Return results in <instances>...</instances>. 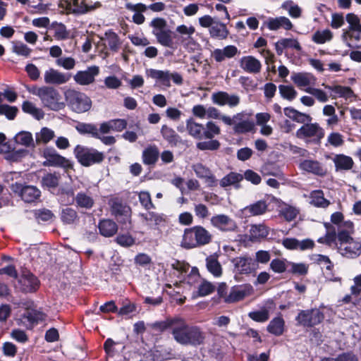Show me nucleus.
Segmentation results:
<instances>
[{
  "label": "nucleus",
  "mask_w": 361,
  "mask_h": 361,
  "mask_svg": "<svg viewBox=\"0 0 361 361\" xmlns=\"http://www.w3.org/2000/svg\"><path fill=\"white\" fill-rule=\"evenodd\" d=\"M39 281L32 273L24 270V293L35 292L39 287Z\"/></svg>",
  "instance_id": "37"
},
{
  "label": "nucleus",
  "mask_w": 361,
  "mask_h": 361,
  "mask_svg": "<svg viewBox=\"0 0 361 361\" xmlns=\"http://www.w3.org/2000/svg\"><path fill=\"white\" fill-rule=\"evenodd\" d=\"M206 267L209 273L215 277H220L223 273V269L216 255H212L206 258Z\"/></svg>",
  "instance_id": "36"
},
{
  "label": "nucleus",
  "mask_w": 361,
  "mask_h": 361,
  "mask_svg": "<svg viewBox=\"0 0 361 361\" xmlns=\"http://www.w3.org/2000/svg\"><path fill=\"white\" fill-rule=\"evenodd\" d=\"M264 25L270 30H277L280 28H283L286 30H290L293 26L291 21L285 16L269 18L266 22H264Z\"/></svg>",
  "instance_id": "23"
},
{
  "label": "nucleus",
  "mask_w": 361,
  "mask_h": 361,
  "mask_svg": "<svg viewBox=\"0 0 361 361\" xmlns=\"http://www.w3.org/2000/svg\"><path fill=\"white\" fill-rule=\"evenodd\" d=\"M291 80L298 87L302 89L303 87L307 88L309 86L314 85L316 78L312 73L302 72L293 73L291 75Z\"/></svg>",
  "instance_id": "21"
},
{
  "label": "nucleus",
  "mask_w": 361,
  "mask_h": 361,
  "mask_svg": "<svg viewBox=\"0 0 361 361\" xmlns=\"http://www.w3.org/2000/svg\"><path fill=\"white\" fill-rule=\"evenodd\" d=\"M181 246L186 249L200 247L197 238L195 235L194 227L185 229L181 241Z\"/></svg>",
  "instance_id": "35"
},
{
  "label": "nucleus",
  "mask_w": 361,
  "mask_h": 361,
  "mask_svg": "<svg viewBox=\"0 0 361 361\" xmlns=\"http://www.w3.org/2000/svg\"><path fill=\"white\" fill-rule=\"evenodd\" d=\"M209 33L212 37L225 39L228 35V31L224 24L214 23L209 28Z\"/></svg>",
  "instance_id": "49"
},
{
  "label": "nucleus",
  "mask_w": 361,
  "mask_h": 361,
  "mask_svg": "<svg viewBox=\"0 0 361 361\" xmlns=\"http://www.w3.org/2000/svg\"><path fill=\"white\" fill-rule=\"evenodd\" d=\"M296 136L298 138L314 137L319 140L324 136V132L317 123H306L297 130Z\"/></svg>",
  "instance_id": "15"
},
{
  "label": "nucleus",
  "mask_w": 361,
  "mask_h": 361,
  "mask_svg": "<svg viewBox=\"0 0 361 361\" xmlns=\"http://www.w3.org/2000/svg\"><path fill=\"white\" fill-rule=\"evenodd\" d=\"M0 153L5 154V159L11 162L20 161L23 158V131L8 142L6 135L0 133Z\"/></svg>",
  "instance_id": "3"
},
{
  "label": "nucleus",
  "mask_w": 361,
  "mask_h": 361,
  "mask_svg": "<svg viewBox=\"0 0 361 361\" xmlns=\"http://www.w3.org/2000/svg\"><path fill=\"white\" fill-rule=\"evenodd\" d=\"M99 230L103 236L111 237L117 232L118 226L110 219H103L99 224Z\"/></svg>",
  "instance_id": "39"
},
{
  "label": "nucleus",
  "mask_w": 361,
  "mask_h": 361,
  "mask_svg": "<svg viewBox=\"0 0 361 361\" xmlns=\"http://www.w3.org/2000/svg\"><path fill=\"white\" fill-rule=\"evenodd\" d=\"M55 63L58 66L67 71L73 70L76 64L75 59L71 56L59 58L56 60Z\"/></svg>",
  "instance_id": "64"
},
{
  "label": "nucleus",
  "mask_w": 361,
  "mask_h": 361,
  "mask_svg": "<svg viewBox=\"0 0 361 361\" xmlns=\"http://www.w3.org/2000/svg\"><path fill=\"white\" fill-rule=\"evenodd\" d=\"M101 40L104 41L105 44H107L110 50L113 51H117L120 48V39L117 34L111 30L106 31L104 35L101 37Z\"/></svg>",
  "instance_id": "40"
},
{
  "label": "nucleus",
  "mask_w": 361,
  "mask_h": 361,
  "mask_svg": "<svg viewBox=\"0 0 361 361\" xmlns=\"http://www.w3.org/2000/svg\"><path fill=\"white\" fill-rule=\"evenodd\" d=\"M40 100L45 108L51 111H60L66 106L59 92L50 86H44Z\"/></svg>",
  "instance_id": "7"
},
{
  "label": "nucleus",
  "mask_w": 361,
  "mask_h": 361,
  "mask_svg": "<svg viewBox=\"0 0 361 361\" xmlns=\"http://www.w3.org/2000/svg\"><path fill=\"white\" fill-rule=\"evenodd\" d=\"M75 129L80 134H89L94 138L98 137V129L97 126L92 123H78L75 126Z\"/></svg>",
  "instance_id": "50"
},
{
  "label": "nucleus",
  "mask_w": 361,
  "mask_h": 361,
  "mask_svg": "<svg viewBox=\"0 0 361 361\" xmlns=\"http://www.w3.org/2000/svg\"><path fill=\"white\" fill-rule=\"evenodd\" d=\"M41 196L40 190L33 185H24V202H33Z\"/></svg>",
  "instance_id": "51"
},
{
  "label": "nucleus",
  "mask_w": 361,
  "mask_h": 361,
  "mask_svg": "<svg viewBox=\"0 0 361 361\" xmlns=\"http://www.w3.org/2000/svg\"><path fill=\"white\" fill-rule=\"evenodd\" d=\"M349 37L348 46L353 48H361V32L350 31L343 32V37Z\"/></svg>",
  "instance_id": "54"
},
{
  "label": "nucleus",
  "mask_w": 361,
  "mask_h": 361,
  "mask_svg": "<svg viewBox=\"0 0 361 361\" xmlns=\"http://www.w3.org/2000/svg\"><path fill=\"white\" fill-rule=\"evenodd\" d=\"M281 8L286 10L288 15L293 18H298L301 16L302 10L292 1H286L281 5Z\"/></svg>",
  "instance_id": "61"
},
{
  "label": "nucleus",
  "mask_w": 361,
  "mask_h": 361,
  "mask_svg": "<svg viewBox=\"0 0 361 361\" xmlns=\"http://www.w3.org/2000/svg\"><path fill=\"white\" fill-rule=\"evenodd\" d=\"M104 350L109 357H113L116 354L121 352L125 346L118 342H115L111 338H107L104 344Z\"/></svg>",
  "instance_id": "43"
},
{
  "label": "nucleus",
  "mask_w": 361,
  "mask_h": 361,
  "mask_svg": "<svg viewBox=\"0 0 361 361\" xmlns=\"http://www.w3.org/2000/svg\"><path fill=\"white\" fill-rule=\"evenodd\" d=\"M333 34L331 30L326 29L317 30L312 37V40L317 44H324L331 40Z\"/></svg>",
  "instance_id": "53"
},
{
  "label": "nucleus",
  "mask_w": 361,
  "mask_h": 361,
  "mask_svg": "<svg viewBox=\"0 0 361 361\" xmlns=\"http://www.w3.org/2000/svg\"><path fill=\"white\" fill-rule=\"evenodd\" d=\"M289 262L285 259H274L270 263V269L276 274L284 273L288 267Z\"/></svg>",
  "instance_id": "58"
},
{
  "label": "nucleus",
  "mask_w": 361,
  "mask_h": 361,
  "mask_svg": "<svg viewBox=\"0 0 361 361\" xmlns=\"http://www.w3.org/2000/svg\"><path fill=\"white\" fill-rule=\"evenodd\" d=\"M74 154L78 162L84 166L99 164L104 159L103 152L80 145L75 147Z\"/></svg>",
  "instance_id": "5"
},
{
  "label": "nucleus",
  "mask_w": 361,
  "mask_h": 361,
  "mask_svg": "<svg viewBox=\"0 0 361 361\" xmlns=\"http://www.w3.org/2000/svg\"><path fill=\"white\" fill-rule=\"evenodd\" d=\"M75 187L64 186L61 187L58 192V195L60 196L61 201L66 204H72L75 201Z\"/></svg>",
  "instance_id": "41"
},
{
  "label": "nucleus",
  "mask_w": 361,
  "mask_h": 361,
  "mask_svg": "<svg viewBox=\"0 0 361 361\" xmlns=\"http://www.w3.org/2000/svg\"><path fill=\"white\" fill-rule=\"evenodd\" d=\"M240 54V51L234 45H228L223 49H216L212 52V57L216 62L221 63L226 59L235 57Z\"/></svg>",
  "instance_id": "19"
},
{
  "label": "nucleus",
  "mask_w": 361,
  "mask_h": 361,
  "mask_svg": "<svg viewBox=\"0 0 361 361\" xmlns=\"http://www.w3.org/2000/svg\"><path fill=\"white\" fill-rule=\"evenodd\" d=\"M192 169L197 176L204 179L208 186L213 187L216 185L217 180L208 168L202 164H196L192 166Z\"/></svg>",
  "instance_id": "24"
},
{
  "label": "nucleus",
  "mask_w": 361,
  "mask_h": 361,
  "mask_svg": "<svg viewBox=\"0 0 361 361\" xmlns=\"http://www.w3.org/2000/svg\"><path fill=\"white\" fill-rule=\"evenodd\" d=\"M268 208V204L264 200H259L243 209V212L249 216H259L264 214Z\"/></svg>",
  "instance_id": "33"
},
{
  "label": "nucleus",
  "mask_w": 361,
  "mask_h": 361,
  "mask_svg": "<svg viewBox=\"0 0 361 361\" xmlns=\"http://www.w3.org/2000/svg\"><path fill=\"white\" fill-rule=\"evenodd\" d=\"M269 235V228L264 224L252 225L249 231V238L251 241H259Z\"/></svg>",
  "instance_id": "34"
},
{
  "label": "nucleus",
  "mask_w": 361,
  "mask_h": 361,
  "mask_svg": "<svg viewBox=\"0 0 361 361\" xmlns=\"http://www.w3.org/2000/svg\"><path fill=\"white\" fill-rule=\"evenodd\" d=\"M338 252L348 258H355L361 253V243L358 241L350 242L343 247H338Z\"/></svg>",
  "instance_id": "30"
},
{
  "label": "nucleus",
  "mask_w": 361,
  "mask_h": 361,
  "mask_svg": "<svg viewBox=\"0 0 361 361\" xmlns=\"http://www.w3.org/2000/svg\"><path fill=\"white\" fill-rule=\"evenodd\" d=\"M231 262L235 274L248 275L255 272L257 268L255 259L247 254L235 257Z\"/></svg>",
  "instance_id": "8"
},
{
  "label": "nucleus",
  "mask_w": 361,
  "mask_h": 361,
  "mask_svg": "<svg viewBox=\"0 0 361 361\" xmlns=\"http://www.w3.org/2000/svg\"><path fill=\"white\" fill-rule=\"evenodd\" d=\"M98 66H92L85 71H80L76 73L73 78L76 83L80 85H87L94 81V78L99 74Z\"/></svg>",
  "instance_id": "17"
},
{
  "label": "nucleus",
  "mask_w": 361,
  "mask_h": 361,
  "mask_svg": "<svg viewBox=\"0 0 361 361\" xmlns=\"http://www.w3.org/2000/svg\"><path fill=\"white\" fill-rule=\"evenodd\" d=\"M60 175L58 173H47L42 177V184L43 187L49 190L55 189L59 183Z\"/></svg>",
  "instance_id": "48"
},
{
  "label": "nucleus",
  "mask_w": 361,
  "mask_h": 361,
  "mask_svg": "<svg viewBox=\"0 0 361 361\" xmlns=\"http://www.w3.org/2000/svg\"><path fill=\"white\" fill-rule=\"evenodd\" d=\"M24 319H27L29 322L27 324V329H31L35 324L45 319V314L38 310L32 302H28L24 304Z\"/></svg>",
  "instance_id": "14"
},
{
  "label": "nucleus",
  "mask_w": 361,
  "mask_h": 361,
  "mask_svg": "<svg viewBox=\"0 0 361 361\" xmlns=\"http://www.w3.org/2000/svg\"><path fill=\"white\" fill-rule=\"evenodd\" d=\"M154 35L156 37L157 42L161 45L166 47H171L173 39L171 37V32L169 30H164L162 31L156 32Z\"/></svg>",
  "instance_id": "52"
},
{
  "label": "nucleus",
  "mask_w": 361,
  "mask_h": 361,
  "mask_svg": "<svg viewBox=\"0 0 361 361\" xmlns=\"http://www.w3.org/2000/svg\"><path fill=\"white\" fill-rule=\"evenodd\" d=\"M240 67L245 72L257 74L262 70V63L259 60L252 56H245L239 61Z\"/></svg>",
  "instance_id": "18"
},
{
  "label": "nucleus",
  "mask_w": 361,
  "mask_h": 361,
  "mask_svg": "<svg viewBox=\"0 0 361 361\" xmlns=\"http://www.w3.org/2000/svg\"><path fill=\"white\" fill-rule=\"evenodd\" d=\"M161 133L163 137L171 145L176 146L180 142V137L176 131L166 125L161 127Z\"/></svg>",
  "instance_id": "42"
},
{
  "label": "nucleus",
  "mask_w": 361,
  "mask_h": 361,
  "mask_svg": "<svg viewBox=\"0 0 361 361\" xmlns=\"http://www.w3.org/2000/svg\"><path fill=\"white\" fill-rule=\"evenodd\" d=\"M24 112L30 114L37 120L42 119L44 116V111L30 102H24Z\"/></svg>",
  "instance_id": "59"
},
{
  "label": "nucleus",
  "mask_w": 361,
  "mask_h": 361,
  "mask_svg": "<svg viewBox=\"0 0 361 361\" xmlns=\"http://www.w3.org/2000/svg\"><path fill=\"white\" fill-rule=\"evenodd\" d=\"M159 157V151L156 145H149L142 154V159L145 165H154Z\"/></svg>",
  "instance_id": "32"
},
{
  "label": "nucleus",
  "mask_w": 361,
  "mask_h": 361,
  "mask_svg": "<svg viewBox=\"0 0 361 361\" xmlns=\"http://www.w3.org/2000/svg\"><path fill=\"white\" fill-rule=\"evenodd\" d=\"M243 180V175L236 172H231L221 179L219 184L222 188L233 186L235 189L240 188V183Z\"/></svg>",
  "instance_id": "31"
},
{
  "label": "nucleus",
  "mask_w": 361,
  "mask_h": 361,
  "mask_svg": "<svg viewBox=\"0 0 361 361\" xmlns=\"http://www.w3.org/2000/svg\"><path fill=\"white\" fill-rule=\"evenodd\" d=\"M299 214V209L295 207L286 205L281 211L280 214L287 221L294 220Z\"/></svg>",
  "instance_id": "62"
},
{
  "label": "nucleus",
  "mask_w": 361,
  "mask_h": 361,
  "mask_svg": "<svg viewBox=\"0 0 361 361\" xmlns=\"http://www.w3.org/2000/svg\"><path fill=\"white\" fill-rule=\"evenodd\" d=\"M252 291V286L250 284L234 286L231 288L228 295L225 298V302L228 303L238 302L250 295Z\"/></svg>",
  "instance_id": "16"
},
{
  "label": "nucleus",
  "mask_w": 361,
  "mask_h": 361,
  "mask_svg": "<svg viewBox=\"0 0 361 361\" xmlns=\"http://www.w3.org/2000/svg\"><path fill=\"white\" fill-rule=\"evenodd\" d=\"M300 169L308 173L318 176H323L325 173L322 164L317 160L305 159L300 163Z\"/></svg>",
  "instance_id": "27"
},
{
  "label": "nucleus",
  "mask_w": 361,
  "mask_h": 361,
  "mask_svg": "<svg viewBox=\"0 0 361 361\" xmlns=\"http://www.w3.org/2000/svg\"><path fill=\"white\" fill-rule=\"evenodd\" d=\"M285 322L281 317L274 318L267 326V331L275 335L280 336L283 333Z\"/></svg>",
  "instance_id": "44"
},
{
  "label": "nucleus",
  "mask_w": 361,
  "mask_h": 361,
  "mask_svg": "<svg viewBox=\"0 0 361 361\" xmlns=\"http://www.w3.org/2000/svg\"><path fill=\"white\" fill-rule=\"evenodd\" d=\"M64 96L68 106L73 112L82 114L92 108V99L84 92L69 89L65 92Z\"/></svg>",
  "instance_id": "4"
},
{
  "label": "nucleus",
  "mask_w": 361,
  "mask_h": 361,
  "mask_svg": "<svg viewBox=\"0 0 361 361\" xmlns=\"http://www.w3.org/2000/svg\"><path fill=\"white\" fill-rule=\"evenodd\" d=\"M169 71H161L153 68H149L146 71V75L155 80L161 85L169 87H171V82L169 81Z\"/></svg>",
  "instance_id": "26"
},
{
  "label": "nucleus",
  "mask_w": 361,
  "mask_h": 361,
  "mask_svg": "<svg viewBox=\"0 0 361 361\" xmlns=\"http://www.w3.org/2000/svg\"><path fill=\"white\" fill-rule=\"evenodd\" d=\"M42 156L45 159L42 163L44 166H61L66 169L72 168L70 161L61 156L53 148H45L42 152Z\"/></svg>",
  "instance_id": "11"
},
{
  "label": "nucleus",
  "mask_w": 361,
  "mask_h": 361,
  "mask_svg": "<svg viewBox=\"0 0 361 361\" xmlns=\"http://www.w3.org/2000/svg\"><path fill=\"white\" fill-rule=\"evenodd\" d=\"M140 216L149 226H159L165 222L163 216L153 212L142 214Z\"/></svg>",
  "instance_id": "47"
},
{
  "label": "nucleus",
  "mask_w": 361,
  "mask_h": 361,
  "mask_svg": "<svg viewBox=\"0 0 361 361\" xmlns=\"http://www.w3.org/2000/svg\"><path fill=\"white\" fill-rule=\"evenodd\" d=\"M210 224L214 228L224 233L236 232L238 229L236 221L231 216L224 214L212 216L210 219Z\"/></svg>",
  "instance_id": "9"
},
{
  "label": "nucleus",
  "mask_w": 361,
  "mask_h": 361,
  "mask_svg": "<svg viewBox=\"0 0 361 361\" xmlns=\"http://www.w3.org/2000/svg\"><path fill=\"white\" fill-rule=\"evenodd\" d=\"M324 317L318 309L301 310L296 317V321L299 325L312 327L320 324Z\"/></svg>",
  "instance_id": "10"
},
{
  "label": "nucleus",
  "mask_w": 361,
  "mask_h": 361,
  "mask_svg": "<svg viewBox=\"0 0 361 361\" xmlns=\"http://www.w3.org/2000/svg\"><path fill=\"white\" fill-rule=\"evenodd\" d=\"M310 200V204L317 207L325 208L330 204L329 201L324 197V193L322 190L312 192Z\"/></svg>",
  "instance_id": "46"
},
{
  "label": "nucleus",
  "mask_w": 361,
  "mask_h": 361,
  "mask_svg": "<svg viewBox=\"0 0 361 361\" xmlns=\"http://www.w3.org/2000/svg\"><path fill=\"white\" fill-rule=\"evenodd\" d=\"M74 202L78 207L90 209L94 204V200L89 191H81L76 194Z\"/></svg>",
  "instance_id": "28"
},
{
  "label": "nucleus",
  "mask_w": 361,
  "mask_h": 361,
  "mask_svg": "<svg viewBox=\"0 0 361 361\" xmlns=\"http://www.w3.org/2000/svg\"><path fill=\"white\" fill-rule=\"evenodd\" d=\"M60 6L68 13H84L99 7L101 4L97 2L94 6H90L85 2V0H65L61 1Z\"/></svg>",
  "instance_id": "12"
},
{
  "label": "nucleus",
  "mask_w": 361,
  "mask_h": 361,
  "mask_svg": "<svg viewBox=\"0 0 361 361\" xmlns=\"http://www.w3.org/2000/svg\"><path fill=\"white\" fill-rule=\"evenodd\" d=\"M304 90L314 97L321 103H325L329 101V97L327 93L321 89L309 87L304 89Z\"/></svg>",
  "instance_id": "63"
},
{
  "label": "nucleus",
  "mask_w": 361,
  "mask_h": 361,
  "mask_svg": "<svg viewBox=\"0 0 361 361\" xmlns=\"http://www.w3.org/2000/svg\"><path fill=\"white\" fill-rule=\"evenodd\" d=\"M221 121L228 126H233V130L237 134H244L253 130L255 123L250 116L245 113H238L233 117L224 116Z\"/></svg>",
  "instance_id": "6"
},
{
  "label": "nucleus",
  "mask_w": 361,
  "mask_h": 361,
  "mask_svg": "<svg viewBox=\"0 0 361 361\" xmlns=\"http://www.w3.org/2000/svg\"><path fill=\"white\" fill-rule=\"evenodd\" d=\"M126 8L128 11L135 12L134 15L133 16V21L135 23L141 25L145 22V18L142 13L147 11V7L146 5L142 3L135 4L132 3H127L126 4Z\"/></svg>",
  "instance_id": "29"
},
{
  "label": "nucleus",
  "mask_w": 361,
  "mask_h": 361,
  "mask_svg": "<svg viewBox=\"0 0 361 361\" xmlns=\"http://www.w3.org/2000/svg\"><path fill=\"white\" fill-rule=\"evenodd\" d=\"M345 20L348 23V27L343 32L360 31L361 29V23L359 17L354 13H348Z\"/></svg>",
  "instance_id": "60"
},
{
  "label": "nucleus",
  "mask_w": 361,
  "mask_h": 361,
  "mask_svg": "<svg viewBox=\"0 0 361 361\" xmlns=\"http://www.w3.org/2000/svg\"><path fill=\"white\" fill-rule=\"evenodd\" d=\"M111 212L120 223H130V209L129 207L118 202H114L111 204Z\"/></svg>",
  "instance_id": "20"
},
{
  "label": "nucleus",
  "mask_w": 361,
  "mask_h": 361,
  "mask_svg": "<svg viewBox=\"0 0 361 361\" xmlns=\"http://www.w3.org/2000/svg\"><path fill=\"white\" fill-rule=\"evenodd\" d=\"M322 85L324 86L326 89H328L334 92L338 95V97H342L347 101L353 102L357 97L356 94L353 92V90L350 87L341 85L330 86L325 84H323Z\"/></svg>",
  "instance_id": "25"
},
{
  "label": "nucleus",
  "mask_w": 361,
  "mask_h": 361,
  "mask_svg": "<svg viewBox=\"0 0 361 361\" xmlns=\"http://www.w3.org/2000/svg\"><path fill=\"white\" fill-rule=\"evenodd\" d=\"M178 317L167 319L165 321L159 322L152 325V328L158 331H164L168 329L173 331L174 326L176 324Z\"/></svg>",
  "instance_id": "57"
},
{
  "label": "nucleus",
  "mask_w": 361,
  "mask_h": 361,
  "mask_svg": "<svg viewBox=\"0 0 361 361\" xmlns=\"http://www.w3.org/2000/svg\"><path fill=\"white\" fill-rule=\"evenodd\" d=\"M312 259L318 264L324 266L326 269L324 276L327 280L330 281H341L340 278L334 277V275L332 274L331 270L333 268V264L328 256L319 254L314 255L312 256Z\"/></svg>",
  "instance_id": "22"
},
{
  "label": "nucleus",
  "mask_w": 361,
  "mask_h": 361,
  "mask_svg": "<svg viewBox=\"0 0 361 361\" xmlns=\"http://www.w3.org/2000/svg\"><path fill=\"white\" fill-rule=\"evenodd\" d=\"M51 29L54 30V36L56 39L61 40L68 37L69 32L63 23L56 22L52 23Z\"/></svg>",
  "instance_id": "56"
},
{
  "label": "nucleus",
  "mask_w": 361,
  "mask_h": 361,
  "mask_svg": "<svg viewBox=\"0 0 361 361\" xmlns=\"http://www.w3.org/2000/svg\"><path fill=\"white\" fill-rule=\"evenodd\" d=\"M336 171L345 170L348 171L353 168L354 162L350 157L344 154H336L333 158Z\"/></svg>",
  "instance_id": "38"
},
{
  "label": "nucleus",
  "mask_w": 361,
  "mask_h": 361,
  "mask_svg": "<svg viewBox=\"0 0 361 361\" xmlns=\"http://www.w3.org/2000/svg\"><path fill=\"white\" fill-rule=\"evenodd\" d=\"M55 137L54 131L51 129L44 127L40 132L36 134V142L47 144Z\"/></svg>",
  "instance_id": "55"
},
{
  "label": "nucleus",
  "mask_w": 361,
  "mask_h": 361,
  "mask_svg": "<svg viewBox=\"0 0 361 361\" xmlns=\"http://www.w3.org/2000/svg\"><path fill=\"white\" fill-rule=\"evenodd\" d=\"M186 130L190 136L200 140L196 147L202 151L217 150L221 144L215 137L221 134L220 127L213 121H207L205 125L196 122L192 118L185 121Z\"/></svg>",
  "instance_id": "1"
},
{
  "label": "nucleus",
  "mask_w": 361,
  "mask_h": 361,
  "mask_svg": "<svg viewBox=\"0 0 361 361\" xmlns=\"http://www.w3.org/2000/svg\"><path fill=\"white\" fill-rule=\"evenodd\" d=\"M193 227L200 246L207 245L212 241V235L205 228L201 226Z\"/></svg>",
  "instance_id": "45"
},
{
  "label": "nucleus",
  "mask_w": 361,
  "mask_h": 361,
  "mask_svg": "<svg viewBox=\"0 0 361 361\" xmlns=\"http://www.w3.org/2000/svg\"><path fill=\"white\" fill-rule=\"evenodd\" d=\"M71 75L63 73L54 68H49L44 73V81L46 84L60 85L68 82Z\"/></svg>",
  "instance_id": "13"
},
{
  "label": "nucleus",
  "mask_w": 361,
  "mask_h": 361,
  "mask_svg": "<svg viewBox=\"0 0 361 361\" xmlns=\"http://www.w3.org/2000/svg\"><path fill=\"white\" fill-rule=\"evenodd\" d=\"M172 335L175 341L183 345L197 346L204 343V334L197 326L188 325L178 317Z\"/></svg>",
  "instance_id": "2"
}]
</instances>
